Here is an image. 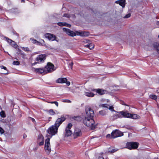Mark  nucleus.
I'll use <instances>...</instances> for the list:
<instances>
[{
  "mask_svg": "<svg viewBox=\"0 0 159 159\" xmlns=\"http://www.w3.org/2000/svg\"><path fill=\"white\" fill-rule=\"evenodd\" d=\"M87 41V43L88 42V40H86Z\"/></svg>",
  "mask_w": 159,
  "mask_h": 159,
  "instance_id": "obj_58",
  "label": "nucleus"
},
{
  "mask_svg": "<svg viewBox=\"0 0 159 159\" xmlns=\"http://www.w3.org/2000/svg\"><path fill=\"white\" fill-rule=\"evenodd\" d=\"M45 37L46 38H47L49 40L51 41L55 40L56 38V37L55 35L48 33L45 34Z\"/></svg>",
  "mask_w": 159,
  "mask_h": 159,
  "instance_id": "obj_13",
  "label": "nucleus"
},
{
  "mask_svg": "<svg viewBox=\"0 0 159 159\" xmlns=\"http://www.w3.org/2000/svg\"><path fill=\"white\" fill-rule=\"evenodd\" d=\"M57 25L60 26H65L69 27L71 26L70 25L67 24L65 22H59L57 23Z\"/></svg>",
  "mask_w": 159,
  "mask_h": 159,
  "instance_id": "obj_23",
  "label": "nucleus"
},
{
  "mask_svg": "<svg viewBox=\"0 0 159 159\" xmlns=\"http://www.w3.org/2000/svg\"><path fill=\"white\" fill-rule=\"evenodd\" d=\"M89 43H88L86 45H85V47H87V48H89Z\"/></svg>",
  "mask_w": 159,
  "mask_h": 159,
  "instance_id": "obj_49",
  "label": "nucleus"
},
{
  "mask_svg": "<svg viewBox=\"0 0 159 159\" xmlns=\"http://www.w3.org/2000/svg\"><path fill=\"white\" fill-rule=\"evenodd\" d=\"M30 119L33 122H35V120H34V118H31V117H30Z\"/></svg>",
  "mask_w": 159,
  "mask_h": 159,
  "instance_id": "obj_47",
  "label": "nucleus"
},
{
  "mask_svg": "<svg viewBox=\"0 0 159 159\" xmlns=\"http://www.w3.org/2000/svg\"><path fill=\"white\" fill-rule=\"evenodd\" d=\"M103 111H99V113L100 114H101V115H103V114H102V113H103Z\"/></svg>",
  "mask_w": 159,
  "mask_h": 159,
  "instance_id": "obj_51",
  "label": "nucleus"
},
{
  "mask_svg": "<svg viewBox=\"0 0 159 159\" xmlns=\"http://www.w3.org/2000/svg\"><path fill=\"white\" fill-rule=\"evenodd\" d=\"M86 116L85 117L93 119L94 115L93 111L90 108L87 107L86 109Z\"/></svg>",
  "mask_w": 159,
  "mask_h": 159,
  "instance_id": "obj_6",
  "label": "nucleus"
},
{
  "mask_svg": "<svg viewBox=\"0 0 159 159\" xmlns=\"http://www.w3.org/2000/svg\"><path fill=\"white\" fill-rule=\"evenodd\" d=\"M63 16L67 17V18H70L71 17V16H70L69 15H68L67 14H64ZM72 16L73 17H75V16L74 15H72Z\"/></svg>",
  "mask_w": 159,
  "mask_h": 159,
  "instance_id": "obj_32",
  "label": "nucleus"
},
{
  "mask_svg": "<svg viewBox=\"0 0 159 159\" xmlns=\"http://www.w3.org/2000/svg\"><path fill=\"white\" fill-rule=\"evenodd\" d=\"M50 138H47L45 141L44 149L46 153L49 154L50 153L51 150L50 148V144L49 142Z\"/></svg>",
  "mask_w": 159,
  "mask_h": 159,
  "instance_id": "obj_3",
  "label": "nucleus"
},
{
  "mask_svg": "<svg viewBox=\"0 0 159 159\" xmlns=\"http://www.w3.org/2000/svg\"><path fill=\"white\" fill-rule=\"evenodd\" d=\"M98 159H104L103 157L102 156V155H101V156H99L98 157Z\"/></svg>",
  "mask_w": 159,
  "mask_h": 159,
  "instance_id": "obj_46",
  "label": "nucleus"
},
{
  "mask_svg": "<svg viewBox=\"0 0 159 159\" xmlns=\"http://www.w3.org/2000/svg\"><path fill=\"white\" fill-rule=\"evenodd\" d=\"M13 64L14 65H18L20 64V62L19 61H14Z\"/></svg>",
  "mask_w": 159,
  "mask_h": 159,
  "instance_id": "obj_33",
  "label": "nucleus"
},
{
  "mask_svg": "<svg viewBox=\"0 0 159 159\" xmlns=\"http://www.w3.org/2000/svg\"><path fill=\"white\" fill-rule=\"evenodd\" d=\"M18 52H19V53L20 54L22 52L21 51V50L19 48H18Z\"/></svg>",
  "mask_w": 159,
  "mask_h": 159,
  "instance_id": "obj_48",
  "label": "nucleus"
},
{
  "mask_svg": "<svg viewBox=\"0 0 159 159\" xmlns=\"http://www.w3.org/2000/svg\"><path fill=\"white\" fill-rule=\"evenodd\" d=\"M54 65L51 63H48L47 65L44 68L46 70V73L52 72L55 70Z\"/></svg>",
  "mask_w": 159,
  "mask_h": 159,
  "instance_id": "obj_9",
  "label": "nucleus"
},
{
  "mask_svg": "<svg viewBox=\"0 0 159 159\" xmlns=\"http://www.w3.org/2000/svg\"><path fill=\"white\" fill-rule=\"evenodd\" d=\"M138 146V143L136 142H128L126 144V148L129 149H136Z\"/></svg>",
  "mask_w": 159,
  "mask_h": 159,
  "instance_id": "obj_7",
  "label": "nucleus"
},
{
  "mask_svg": "<svg viewBox=\"0 0 159 159\" xmlns=\"http://www.w3.org/2000/svg\"><path fill=\"white\" fill-rule=\"evenodd\" d=\"M81 135L82 133L80 129L78 128H75L73 134L74 138H76L77 137L81 136Z\"/></svg>",
  "mask_w": 159,
  "mask_h": 159,
  "instance_id": "obj_12",
  "label": "nucleus"
},
{
  "mask_svg": "<svg viewBox=\"0 0 159 159\" xmlns=\"http://www.w3.org/2000/svg\"><path fill=\"white\" fill-rule=\"evenodd\" d=\"M20 54L21 55L22 57L23 58H24L25 56V54L22 52Z\"/></svg>",
  "mask_w": 159,
  "mask_h": 159,
  "instance_id": "obj_39",
  "label": "nucleus"
},
{
  "mask_svg": "<svg viewBox=\"0 0 159 159\" xmlns=\"http://www.w3.org/2000/svg\"><path fill=\"white\" fill-rule=\"evenodd\" d=\"M156 24L158 26H159V21H157Z\"/></svg>",
  "mask_w": 159,
  "mask_h": 159,
  "instance_id": "obj_52",
  "label": "nucleus"
},
{
  "mask_svg": "<svg viewBox=\"0 0 159 159\" xmlns=\"http://www.w3.org/2000/svg\"><path fill=\"white\" fill-rule=\"evenodd\" d=\"M7 72L6 73H5V74H7Z\"/></svg>",
  "mask_w": 159,
  "mask_h": 159,
  "instance_id": "obj_56",
  "label": "nucleus"
},
{
  "mask_svg": "<svg viewBox=\"0 0 159 159\" xmlns=\"http://www.w3.org/2000/svg\"><path fill=\"white\" fill-rule=\"evenodd\" d=\"M67 81V79L65 78H58L56 81V82L58 83H65Z\"/></svg>",
  "mask_w": 159,
  "mask_h": 159,
  "instance_id": "obj_17",
  "label": "nucleus"
},
{
  "mask_svg": "<svg viewBox=\"0 0 159 159\" xmlns=\"http://www.w3.org/2000/svg\"><path fill=\"white\" fill-rule=\"evenodd\" d=\"M158 38L159 39V35H158Z\"/></svg>",
  "mask_w": 159,
  "mask_h": 159,
  "instance_id": "obj_57",
  "label": "nucleus"
},
{
  "mask_svg": "<svg viewBox=\"0 0 159 159\" xmlns=\"http://www.w3.org/2000/svg\"><path fill=\"white\" fill-rule=\"evenodd\" d=\"M129 118H132L134 119H138L140 118V117L138 115L135 114H130Z\"/></svg>",
  "mask_w": 159,
  "mask_h": 159,
  "instance_id": "obj_20",
  "label": "nucleus"
},
{
  "mask_svg": "<svg viewBox=\"0 0 159 159\" xmlns=\"http://www.w3.org/2000/svg\"><path fill=\"white\" fill-rule=\"evenodd\" d=\"M72 126V125L70 123H69L65 129L64 132V135L65 136L68 137L71 135L72 134V131L70 130V129Z\"/></svg>",
  "mask_w": 159,
  "mask_h": 159,
  "instance_id": "obj_5",
  "label": "nucleus"
},
{
  "mask_svg": "<svg viewBox=\"0 0 159 159\" xmlns=\"http://www.w3.org/2000/svg\"><path fill=\"white\" fill-rule=\"evenodd\" d=\"M33 70L35 72L39 74H42L43 73H46V70L44 68H33Z\"/></svg>",
  "mask_w": 159,
  "mask_h": 159,
  "instance_id": "obj_14",
  "label": "nucleus"
},
{
  "mask_svg": "<svg viewBox=\"0 0 159 159\" xmlns=\"http://www.w3.org/2000/svg\"><path fill=\"white\" fill-rule=\"evenodd\" d=\"M22 49L25 51H26L27 52H28L30 50L28 48H24V47H21Z\"/></svg>",
  "mask_w": 159,
  "mask_h": 159,
  "instance_id": "obj_34",
  "label": "nucleus"
},
{
  "mask_svg": "<svg viewBox=\"0 0 159 159\" xmlns=\"http://www.w3.org/2000/svg\"><path fill=\"white\" fill-rule=\"evenodd\" d=\"M5 38L6 39L7 42L9 43H10V44L14 48H16L18 47V45L16 44V43L14 41L12 40L11 39H9L8 38L5 37Z\"/></svg>",
  "mask_w": 159,
  "mask_h": 159,
  "instance_id": "obj_15",
  "label": "nucleus"
},
{
  "mask_svg": "<svg viewBox=\"0 0 159 159\" xmlns=\"http://www.w3.org/2000/svg\"><path fill=\"white\" fill-rule=\"evenodd\" d=\"M153 46L157 53L159 54V43H154L153 44Z\"/></svg>",
  "mask_w": 159,
  "mask_h": 159,
  "instance_id": "obj_22",
  "label": "nucleus"
},
{
  "mask_svg": "<svg viewBox=\"0 0 159 159\" xmlns=\"http://www.w3.org/2000/svg\"><path fill=\"white\" fill-rule=\"evenodd\" d=\"M48 113L51 115H54L55 114V113L54 112L52 109H50L48 111Z\"/></svg>",
  "mask_w": 159,
  "mask_h": 159,
  "instance_id": "obj_29",
  "label": "nucleus"
},
{
  "mask_svg": "<svg viewBox=\"0 0 159 159\" xmlns=\"http://www.w3.org/2000/svg\"><path fill=\"white\" fill-rule=\"evenodd\" d=\"M58 128H57L55 126L52 125L47 130L48 133L51 135L50 137H51L52 135H54L57 133Z\"/></svg>",
  "mask_w": 159,
  "mask_h": 159,
  "instance_id": "obj_4",
  "label": "nucleus"
},
{
  "mask_svg": "<svg viewBox=\"0 0 159 159\" xmlns=\"http://www.w3.org/2000/svg\"><path fill=\"white\" fill-rule=\"evenodd\" d=\"M73 64V62H71L70 64V68L72 70V66Z\"/></svg>",
  "mask_w": 159,
  "mask_h": 159,
  "instance_id": "obj_43",
  "label": "nucleus"
},
{
  "mask_svg": "<svg viewBox=\"0 0 159 159\" xmlns=\"http://www.w3.org/2000/svg\"><path fill=\"white\" fill-rule=\"evenodd\" d=\"M131 14L130 13H128V14H127L125 16H124V18H127L129 17L130 16Z\"/></svg>",
  "mask_w": 159,
  "mask_h": 159,
  "instance_id": "obj_36",
  "label": "nucleus"
},
{
  "mask_svg": "<svg viewBox=\"0 0 159 159\" xmlns=\"http://www.w3.org/2000/svg\"><path fill=\"white\" fill-rule=\"evenodd\" d=\"M84 94L85 96L89 97H93L95 95V94L92 92L87 91H84Z\"/></svg>",
  "mask_w": 159,
  "mask_h": 159,
  "instance_id": "obj_19",
  "label": "nucleus"
},
{
  "mask_svg": "<svg viewBox=\"0 0 159 159\" xmlns=\"http://www.w3.org/2000/svg\"><path fill=\"white\" fill-rule=\"evenodd\" d=\"M117 149H112L111 148H109L108 149V151L106 152V153H112L115 152L117 151Z\"/></svg>",
  "mask_w": 159,
  "mask_h": 159,
  "instance_id": "obj_26",
  "label": "nucleus"
},
{
  "mask_svg": "<svg viewBox=\"0 0 159 159\" xmlns=\"http://www.w3.org/2000/svg\"><path fill=\"white\" fill-rule=\"evenodd\" d=\"M96 91L97 93L100 95L104 94L106 92V91L102 89H96Z\"/></svg>",
  "mask_w": 159,
  "mask_h": 159,
  "instance_id": "obj_24",
  "label": "nucleus"
},
{
  "mask_svg": "<svg viewBox=\"0 0 159 159\" xmlns=\"http://www.w3.org/2000/svg\"><path fill=\"white\" fill-rule=\"evenodd\" d=\"M30 40L32 42V43H36L38 45H40V43L37 41L36 39H30Z\"/></svg>",
  "mask_w": 159,
  "mask_h": 159,
  "instance_id": "obj_28",
  "label": "nucleus"
},
{
  "mask_svg": "<svg viewBox=\"0 0 159 159\" xmlns=\"http://www.w3.org/2000/svg\"><path fill=\"white\" fill-rule=\"evenodd\" d=\"M63 30L67 35L72 37L75 36L76 35H79L82 37H85L88 36L89 35V33L88 32L76 31L75 32L71 31L70 29L65 28H63Z\"/></svg>",
  "mask_w": 159,
  "mask_h": 159,
  "instance_id": "obj_1",
  "label": "nucleus"
},
{
  "mask_svg": "<svg viewBox=\"0 0 159 159\" xmlns=\"http://www.w3.org/2000/svg\"><path fill=\"white\" fill-rule=\"evenodd\" d=\"M89 48L90 49H93L94 47V45L92 43H89Z\"/></svg>",
  "mask_w": 159,
  "mask_h": 159,
  "instance_id": "obj_31",
  "label": "nucleus"
},
{
  "mask_svg": "<svg viewBox=\"0 0 159 159\" xmlns=\"http://www.w3.org/2000/svg\"><path fill=\"white\" fill-rule=\"evenodd\" d=\"M123 135V133L117 130L113 131L111 133V137L112 138H115L116 137L121 136Z\"/></svg>",
  "mask_w": 159,
  "mask_h": 159,
  "instance_id": "obj_10",
  "label": "nucleus"
},
{
  "mask_svg": "<svg viewBox=\"0 0 159 159\" xmlns=\"http://www.w3.org/2000/svg\"><path fill=\"white\" fill-rule=\"evenodd\" d=\"M102 107H106L107 108H108L111 111H115L116 112V111H115L114 109H113V107L112 106H109V107H108L109 106L108 105L106 104H103L102 105Z\"/></svg>",
  "mask_w": 159,
  "mask_h": 159,
  "instance_id": "obj_21",
  "label": "nucleus"
},
{
  "mask_svg": "<svg viewBox=\"0 0 159 159\" xmlns=\"http://www.w3.org/2000/svg\"><path fill=\"white\" fill-rule=\"evenodd\" d=\"M74 119L75 120H78L80 119V117H74Z\"/></svg>",
  "mask_w": 159,
  "mask_h": 159,
  "instance_id": "obj_41",
  "label": "nucleus"
},
{
  "mask_svg": "<svg viewBox=\"0 0 159 159\" xmlns=\"http://www.w3.org/2000/svg\"><path fill=\"white\" fill-rule=\"evenodd\" d=\"M116 3L119 4L122 7H124L125 6V0H120L117 1L116 2Z\"/></svg>",
  "mask_w": 159,
  "mask_h": 159,
  "instance_id": "obj_18",
  "label": "nucleus"
},
{
  "mask_svg": "<svg viewBox=\"0 0 159 159\" xmlns=\"http://www.w3.org/2000/svg\"><path fill=\"white\" fill-rule=\"evenodd\" d=\"M49 103H52V104H53V103H54V104H55L57 107H58V103L57 102H56V101H54V102H48Z\"/></svg>",
  "mask_w": 159,
  "mask_h": 159,
  "instance_id": "obj_35",
  "label": "nucleus"
},
{
  "mask_svg": "<svg viewBox=\"0 0 159 159\" xmlns=\"http://www.w3.org/2000/svg\"><path fill=\"white\" fill-rule=\"evenodd\" d=\"M154 159H158V158L157 157H155L154 158Z\"/></svg>",
  "mask_w": 159,
  "mask_h": 159,
  "instance_id": "obj_55",
  "label": "nucleus"
},
{
  "mask_svg": "<svg viewBox=\"0 0 159 159\" xmlns=\"http://www.w3.org/2000/svg\"><path fill=\"white\" fill-rule=\"evenodd\" d=\"M46 59V55L45 54H41L39 55L36 58V61L37 62H34L33 63L32 65H35L36 63H40L41 62H43Z\"/></svg>",
  "mask_w": 159,
  "mask_h": 159,
  "instance_id": "obj_8",
  "label": "nucleus"
},
{
  "mask_svg": "<svg viewBox=\"0 0 159 159\" xmlns=\"http://www.w3.org/2000/svg\"><path fill=\"white\" fill-rule=\"evenodd\" d=\"M43 140H42V141L41 142L39 143V145L40 146H41V145H43Z\"/></svg>",
  "mask_w": 159,
  "mask_h": 159,
  "instance_id": "obj_42",
  "label": "nucleus"
},
{
  "mask_svg": "<svg viewBox=\"0 0 159 159\" xmlns=\"http://www.w3.org/2000/svg\"><path fill=\"white\" fill-rule=\"evenodd\" d=\"M41 42H44V40H43L42 39V40H41Z\"/></svg>",
  "mask_w": 159,
  "mask_h": 159,
  "instance_id": "obj_54",
  "label": "nucleus"
},
{
  "mask_svg": "<svg viewBox=\"0 0 159 159\" xmlns=\"http://www.w3.org/2000/svg\"><path fill=\"white\" fill-rule=\"evenodd\" d=\"M4 132V130L1 127H0V133L1 134H3Z\"/></svg>",
  "mask_w": 159,
  "mask_h": 159,
  "instance_id": "obj_38",
  "label": "nucleus"
},
{
  "mask_svg": "<svg viewBox=\"0 0 159 159\" xmlns=\"http://www.w3.org/2000/svg\"><path fill=\"white\" fill-rule=\"evenodd\" d=\"M150 98L156 100L157 98V96L154 94H151L149 96Z\"/></svg>",
  "mask_w": 159,
  "mask_h": 159,
  "instance_id": "obj_27",
  "label": "nucleus"
},
{
  "mask_svg": "<svg viewBox=\"0 0 159 159\" xmlns=\"http://www.w3.org/2000/svg\"><path fill=\"white\" fill-rule=\"evenodd\" d=\"M124 105H125V104H124Z\"/></svg>",
  "mask_w": 159,
  "mask_h": 159,
  "instance_id": "obj_59",
  "label": "nucleus"
},
{
  "mask_svg": "<svg viewBox=\"0 0 159 159\" xmlns=\"http://www.w3.org/2000/svg\"><path fill=\"white\" fill-rule=\"evenodd\" d=\"M117 113H119L120 114V115L122 116V118L123 117H127L129 118V116H130V114L126 112H125L124 111H116Z\"/></svg>",
  "mask_w": 159,
  "mask_h": 159,
  "instance_id": "obj_16",
  "label": "nucleus"
},
{
  "mask_svg": "<svg viewBox=\"0 0 159 159\" xmlns=\"http://www.w3.org/2000/svg\"><path fill=\"white\" fill-rule=\"evenodd\" d=\"M107 138H112L111 137V135L110 134H108L107 135Z\"/></svg>",
  "mask_w": 159,
  "mask_h": 159,
  "instance_id": "obj_44",
  "label": "nucleus"
},
{
  "mask_svg": "<svg viewBox=\"0 0 159 159\" xmlns=\"http://www.w3.org/2000/svg\"><path fill=\"white\" fill-rule=\"evenodd\" d=\"M66 83L67 85L68 86H69L70 84V82L69 81H67L66 82Z\"/></svg>",
  "mask_w": 159,
  "mask_h": 159,
  "instance_id": "obj_45",
  "label": "nucleus"
},
{
  "mask_svg": "<svg viewBox=\"0 0 159 159\" xmlns=\"http://www.w3.org/2000/svg\"><path fill=\"white\" fill-rule=\"evenodd\" d=\"M83 122L85 125L90 128L91 129H94L97 126L93 119L85 117L83 120Z\"/></svg>",
  "mask_w": 159,
  "mask_h": 159,
  "instance_id": "obj_2",
  "label": "nucleus"
},
{
  "mask_svg": "<svg viewBox=\"0 0 159 159\" xmlns=\"http://www.w3.org/2000/svg\"><path fill=\"white\" fill-rule=\"evenodd\" d=\"M38 148V146H37L34 149V150L35 151H36V150H37Z\"/></svg>",
  "mask_w": 159,
  "mask_h": 159,
  "instance_id": "obj_50",
  "label": "nucleus"
},
{
  "mask_svg": "<svg viewBox=\"0 0 159 159\" xmlns=\"http://www.w3.org/2000/svg\"><path fill=\"white\" fill-rule=\"evenodd\" d=\"M66 118L63 116H61V118H58L55 122L54 125L57 128H58L60 125L64 121Z\"/></svg>",
  "mask_w": 159,
  "mask_h": 159,
  "instance_id": "obj_11",
  "label": "nucleus"
},
{
  "mask_svg": "<svg viewBox=\"0 0 159 159\" xmlns=\"http://www.w3.org/2000/svg\"><path fill=\"white\" fill-rule=\"evenodd\" d=\"M117 114H116L114 115L112 117H113V120H115L116 119L118 118H122V116L120 115V114L119 113H117Z\"/></svg>",
  "mask_w": 159,
  "mask_h": 159,
  "instance_id": "obj_25",
  "label": "nucleus"
},
{
  "mask_svg": "<svg viewBox=\"0 0 159 159\" xmlns=\"http://www.w3.org/2000/svg\"><path fill=\"white\" fill-rule=\"evenodd\" d=\"M0 115L3 118L5 117L6 116L5 112L3 111H2L1 112H0Z\"/></svg>",
  "mask_w": 159,
  "mask_h": 159,
  "instance_id": "obj_30",
  "label": "nucleus"
},
{
  "mask_svg": "<svg viewBox=\"0 0 159 159\" xmlns=\"http://www.w3.org/2000/svg\"><path fill=\"white\" fill-rule=\"evenodd\" d=\"M62 102H71L70 100L67 99H64L63 100Z\"/></svg>",
  "mask_w": 159,
  "mask_h": 159,
  "instance_id": "obj_37",
  "label": "nucleus"
},
{
  "mask_svg": "<svg viewBox=\"0 0 159 159\" xmlns=\"http://www.w3.org/2000/svg\"><path fill=\"white\" fill-rule=\"evenodd\" d=\"M21 2H25V1L23 0H21Z\"/></svg>",
  "mask_w": 159,
  "mask_h": 159,
  "instance_id": "obj_53",
  "label": "nucleus"
},
{
  "mask_svg": "<svg viewBox=\"0 0 159 159\" xmlns=\"http://www.w3.org/2000/svg\"><path fill=\"white\" fill-rule=\"evenodd\" d=\"M0 67L1 69H3L4 70H7V68L6 67L4 66H0Z\"/></svg>",
  "mask_w": 159,
  "mask_h": 159,
  "instance_id": "obj_40",
  "label": "nucleus"
}]
</instances>
